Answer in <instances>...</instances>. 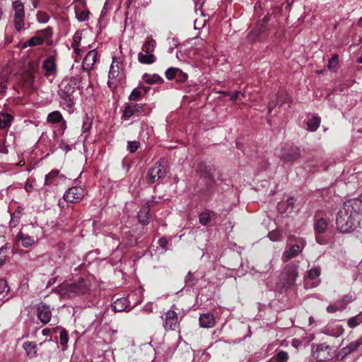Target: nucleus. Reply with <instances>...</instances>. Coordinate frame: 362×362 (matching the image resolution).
<instances>
[{
	"label": "nucleus",
	"mask_w": 362,
	"mask_h": 362,
	"mask_svg": "<svg viewBox=\"0 0 362 362\" xmlns=\"http://www.w3.org/2000/svg\"><path fill=\"white\" fill-rule=\"evenodd\" d=\"M362 216V200L352 199L345 202L336 217V226L341 233H351L359 228Z\"/></svg>",
	"instance_id": "1"
},
{
	"label": "nucleus",
	"mask_w": 362,
	"mask_h": 362,
	"mask_svg": "<svg viewBox=\"0 0 362 362\" xmlns=\"http://www.w3.org/2000/svg\"><path fill=\"white\" fill-rule=\"evenodd\" d=\"M90 284L88 279H80L74 283H64L58 286L55 292L64 299H71L85 294L90 289Z\"/></svg>",
	"instance_id": "2"
},
{
	"label": "nucleus",
	"mask_w": 362,
	"mask_h": 362,
	"mask_svg": "<svg viewBox=\"0 0 362 362\" xmlns=\"http://www.w3.org/2000/svg\"><path fill=\"white\" fill-rule=\"evenodd\" d=\"M335 354L333 349L325 344H318L313 349V357L317 361H327L334 357Z\"/></svg>",
	"instance_id": "3"
},
{
	"label": "nucleus",
	"mask_w": 362,
	"mask_h": 362,
	"mask_svg": "<svg viewBox=\"0 0 362 362\" xmlns=\"http://www.w3.org/2000/svg\"><path fill=\"white\" fill-rule=\"evenodd\" d=\"M175 310V305H173L163 317V325L165 330H175L179 327L178 315Z\"/></svg>",
	"instance_id": "4"
},
{
	"label": "nucleus",
	"mask_w": 362,
	"mask_h": 362,
	"mask_svg": "<svg viewBox=\"0 0 362 362\" xmlns=\"http://www.w3.org/2000/svg\"><path fill=\"white\" fill-rule=\"evenodd\" d=\"M73 88L71 86H64L58 91V95L61 99V104L69 111H72L74 106V101L72 98Z\"/></svg>",
	"instance_id": "5"
},
{
	"label": "nucleus",
	"mask_w": 362,
	"mask_h": 362,
	"mask_svg": "<svg viewBox=\"0 0 362 362\" xmlns=\"http://www.w3.org/2000/svg\"><path fill=\"white\" fill-rule=\"evenodd\" d=\"M167 173L166 168L161 163H156L151 168L147 173L146 179L148 182L154 183L159 179L163 177Z\"/></svg>",
	"instance_id": "6"
},
{
	"label": "nucleus",
	"mask_w": 362,
	"mask_h": 362,
	"mask_svg": "<svg viewBox=\"0 0 362 362\" xmlns=\"http://www.w3.org/2000/svg\"><path fill=\"white\" fill-rule=\"evenodd\" d=\"M298 267L296 265H287L281 274V279L284 282L285 286L292 285L298 277Z\"/></svg>",
	"instance_id": "7"
},
{
	"label": "nucleus",
	"mask_w": 362,
	"mask_h": 362,
	"mask_svg": "<svg viewBox=\"0 0 362 362\" xmlns=\"http://www.w3.org/2000/svg\"><path fill=\"white\" fill-rule=\"evenodd\" d=\"M86 194V190L81 187L69 188L64 194V199L68 202H78Z\"/></svg>",
	"instance_id": "8"
},
{
	"label": "nucleus",
	"mask_w": 362,
	"mask_h": 362,
	"mask_svg": "<svg viewBox=\"0 0 362 362\" xmlns=\"http://www.w3.org/2000/svg\"><path fill=\"white\" fill-rule=\"evenodd\" d=\"M279 156L286 162L294 161L300 156L299 149L292 146L284 147L281 151Z\"/></svg>",
	"instance_id": "9"
},
{
	"label": "nucleus",
	"mask_w": 362,
	"mask_h": 362,
	"mask_svg": "<svg viewBox=\"0 0 362 362\" xmlns=\"http://www.w3.org/2000/svg\"><path fill=\"white\" fill-rule=\"evenodd\" d=\"M119 62L116 60L115 58H113L112 64L110 67L109 74H108V86L110 88H116L117 83L115 81L119 74Z\"/></svg>",
	"instance_id": "10"
},
{
	"label": "nucleus",
	"mask_w": 362,
	"mask_h": 362,
	"mask_svg": "<svg viewBox=\"0 0 362 362\" xmlns=\"http://www.w3.org/2000/svg\"><path fill=\"white\" fill-rule=\"evenodd\" d=\"M320 275V270L319 268L315 267L308 272V277L305 279L306 286L310 288L316 287L319 285L320 281L319 276Z\"/></svg>",
	"instance_id": "11"
},
{
	"label": "nucleus",
	"mask_w": 362,
	"mask_h": 362,
	"mask_svg": "<svg viewBox=\"0 0 362 362\" xmlns=\"http://www.w3.org/2000/svg\"><path fill=\"white\" fill-rule=\"evenodd\" d=\"M37 317L43 323H48L52 318V310L49 305L41 303L37 306Z\"/></svg>",
	"instance_id": "12"
},
{
	"label": "nucleus",
	"mask_w": 362,
	"mask_h": 362,
	"mask_svg": "<svg viewBox=\"0 0 362 362\" xmlns=\"http://www.w3.org/2000/svg\"><path fill=\"white\" fill-rule=\"evenodd\" d=\"M144 111L142 104L131 103L128 105L123 111V116L127 118L139 115Z\"/></svg>",
	"instance_id": "13"
},
{
	"label": "nucleus",
	"mask_w": 362,
	"mask_h": 362,
	"mask_svg": "<svg viewBox=\"0 0 362 362\" xmlns=\"http://www.w3.org/2000/svg\"><path fill=\"white\" fill-rule=\"evenodd\" d=\"M98 53L95 49L89 51L83 59L82 66L84 69L90 71L93 69L94 64L97 61Z\"/></svg>",
	"instance_id": "14"
},
{
	"label": "nucleus",
	"mask_w": 362,
	"mask_h": 362,
	"mask_svg": "<svg viewBox=\"0 0 362 362\" xmlns=\"http://www.w3.org/2000/svg\"><path fill=\"white\" fill-rule=\"evenodd\" d=\"M323 332L327 335L337 337L342 334L344 332V328L342 325L337 323H329L324 329Z\"/></svg>",
	"instance_id": "15"
},
{
	"label": "nucleus",
	"mask_w": 362,
	"mask_h": 362,
	"mask_svg": "<svg viewBox=\"0 0 362 362\" xmlns=\"http://www.w3.org/2000/svg\"><path fill=\"white\" fill-rule=\"evenodd\" d=\"M129 301L126 298H117L112 304V308L114 312L129 310Z\"/></svg>",
	"instance_id": "16"
},
{
	"label": "nucleus",
	"mask_w": 362,
	"mask_h": 362,
	"mask_svg": "<svg viewBox=\"0 0 362 362\" xmlns=\"http://www.w3.org/2000/svg\"><path fill=\"white\" fill-rule=\"evenodd\" d=\"M42 67L46 71V76H54L57 71V65L55 59L52 57H49L43 62Z\"/></svg>",
	"instance_id": "17"
},
{
	"label": "nucleus",
	"mask_w": 362,
	"mask_h": 362,
	"mask_svg": "<svg viewBox=\"0 0 362 362\" xmlns=\"http://www.w3.org/2000/svg\"><path fill=\"white\" fill-rule=\"evenodd\" d=\"M47 121L51 124H62L63 129L66 128V121L64 119L62 113L59 111H53L50 112L47 117Z\"/></svg>",
	"instance_id": "18"
},
{
	"label": "nucleus",
	"mask_w": 362,
	"mask_h": 362,
	"mask_svg": "<svg viewBox=\"0 0 362 362\" xmlns=\"http://www.w3.org/2000/svg\"><path fill=\"white\" fill-rule=\"evenodd\" d=\"M216 324L215 317L211 313L202 314L199 317V325L204 328L213 327Z\"/></svg>",
	"instance_id": "19"
},
{
	"label": "nucleus",
	"mask_w": 362,
	"mask_h": 362,
	"mask_svg": "<svg viewBox=\"0 0 362 362\" xmlns=\"http://www.w3.org/2000/svg\"><path fill=\"white\" fill-rule=\"evenodd\" d=\"M138 61L143 64H151L156 61V57L151 52L141 51L138 54Z\"/></svg>",
	"instance_id": "20"
},
{
	"label": "nucleus",
	"mask_w": 362,
	"mask_h": 362,
	"mask_svg": "<svg viewBox=\"0 0 362 362\" xmlns=\"http://www.w3.org/2000/svg\"><path fill=\"white\" fill-rule=\"evenodd\" d=\"M295 199L289 197L286 202H282L279 205V209L282 213L290 214L294 209Z\"/></svg>",
	"instance_id": "21"
},
{
	"label": "nucleus",
	"mask_w": 362,
	"mask_h": 362,
	"mask_svg": "<svg viewBox=\"0 0 362 362\" xmlns=\"http://www.w3.org/2000/svg\"><path fill=\"white\" fill-rule=\"evenodd\" d=\"M21 86L28 90L34 89V76L30 74H26L21 78Z\"/></svg>",
	"instance_id": "22"
},
{
	"label": "nucleus",
	"mask_w": 362,
	"mask_h": 362,
	"mask_svg": "<svg viewBox=\"0 0 362 362\" xmlns=\"http://www.w3.org/2000/svg\"><path fill=\"white\" fill-rule=\"evenodd\" d=\"M302 250L303 247L299 245H293L284 252L283 256L286 259H288L297 256Z\"/></svg>",
	"instance_id": "23"
},
{
	"label": "nucleus",
	"mask_w": 362,
	"mask_h": 362,
	"mask_svg": "<svg viewBox=\"0 0 362 362\" xmlns=\"http://www.w3.org/2000/svg\"><path fill=\"white\" fill-rule=\"evenodd\" d=\"M76 17L78 21L83 22L86 21L88 17L90 12L85 7V6H82L81 7L76 6L75 8Z\"/></svg>",
	"instance_id": "24"
},
{
	"label": "nucleus",
	"mask_w": 362,
	"mask_h": 362,
	"mask_svg": "<svg viewBox=\"0 0 362 362\" xmlns=\"http://www.w3.org/2000/svg\"><path fill=\"white\" fill-rule=\"evenodd\" d=\"M18 241H21V244L25 247H28L33 245L35 240L33 237L25 235L22 231H20L18 234Z\"/></svg>",
	"instance_id": "25"
},
{
	"label": "nucleus",
	"mask_w": 362,
	"mask_h": 362,
	"mask_svg": "<svg viewBox=\"0 0 362 362\" xmlns=\"http://www.w3.org/2000/svg\"><path fill=\"white\" fill-rule=\"evenodd\" d=\"M327 221L323 218H320L315 221L314 229L316 233H323L327 230Z\"/></svg>",
	"instance_id": "26"
},
{
	"label": "nucleus",
	"mask_w": 362,
	"mask_h": 362,
	"mask_svg": "<svg viewBox=\"0 0 362 362\" xmlns=\"http://www.w3.org/2000/svg\"><path fill=\"white\" fill-rule=\"evenodd\" d=\"M156 46V42L151 37H148L142 46L141 50L144 52L153 53Z\"/></svg>",
	"instance_id": "27"
},
{
	"label": "nucleus",
	"mask_w": 362,
	"mask_h": 362,
	"mask_svg": "<svg viewBox=\"0 0 362 362\" xmlns=\"http://www.w3.org/2000/svg\"><path fill=\"white\" fill-rule=\"evenodd\" d=\"M143 79L148 84L160 83L163 82V79L158 74H144Z\"/></svg>",
	"instance_id": "28"
},
{
	"label": "nucleus",
	"mask_w": 362,
	"mask_h": 362,
	"mask_svg": "<svg viewBox=\"0 0 362 362\" xmlns=\"http://www.w3.org/2000/svg\"><path fill=\"white\" fill-rule=\"evenodd\" d=\"M149 209L148 206H144L141 209L138 213L139 221L143 225H146L149 223Z\"/></svg>",
	"instance_id": "29"
},
{
	"label": "nucleus",
	"mask_w": 362,
	"mask_h": 362,
	"mask_svg": "<svg viewBox=\"0 0 362 362\" xmlns=\"http://www.w3.org/2000/svg\"><path fill=\"white\" fill-rule=\"evenodd\" d=\"M23 348L29 357H34L37 354V346L31 341H25L23 345Z\"/></svg>",
	"instance_id": "30"
},
{
	"label": "nucleus",
	"mask_w": 362,
	"mask_h": 362,
	"mask_svg": "<svg viewBox=\"0 0 362 362\" xmlns=\"http://www.w3.org/2000/svg\"><path fill=\"white\" fill-rule=\"evenodd\" d=\"M13 9L14 17L25 16L24 6L20 0H16L13 2Z\"/></svg>",
	"instance_id": "31"
},
{
	"label": "nucleus",
	"mask_w": 362,
	"mask_h": 362,
	"mask_svg": "<svg viewBox=\"0 0 362 362\" xmlns=\"http://www.w3.org/2000/svg\"><path fill=\"white\" fill-rule=\"evenodd\" d=\"M44 42V40L38 36H34L25 41L23 44V47L26 48L28 47H34L42 45Z\"/></svg>",
	"instance_id": "32"
},
{
	"label": "nucleus",
	"mask_w": 362,
	"mask_h": 362,
	"mask_svg": "<svg viewBox=\"0 0 362 362\" xmlns=\"http://www.w3.org/2000/svg\"><path fill=\"white\" fill-rule=\"evenodd\" d=\"M320 124V118L318 117H313L307 122L308 129L310 132H315Z\"/></svg>",
	"instance_id": "33"
},
{
	"label": "nucleus",
	"mask_w": 362,
	"mask_h": 362,
	"mask_svg": "<svg viewBox=\"0 0 362 362\" xmlns=\"http://www.w3.org/2000/svg\"><path fill=\"white\" fill-rule=\"evenodd\" d=\"M13 119V116L7 113H0V128H6L7 127L11 120Z\"/></svg>",
	"instance_id": "34"
},
{
	"label": "nucleus",
	"mask_w": 362,
	"mask_h": 362,
	"mask_svg": "<svg viewBox=\"0 0 362 362\" xmlns=\"http://www.w3.org/2000/svg\"><path fill=\"white\" fill-rule=\"evenodd\" d=\"M339 66V57L337 54H334L332 57V59H329L328 65H327V68L329 70L335 72L338 69Z\"/></svg>",
	"instance_id": "35"
},
{
	"label": "nucleus",
	"mask_w": 362,
	"mask_h": 362,
	"mask_svg": "<svg viewBox=\"0 0 362 362\" xmlns=\"http://www.w3.org/2000/svg\"><path fill=\"white\" fill-rule=\"evenodd\" d=\"M8 80V77L7 74L1 73L0 74V94L5 93L7 89V82Z\"/></svg>",
	"instance_id": "36"
},
{
	"label": "nucleus",
	"mask_w": 362,
	"mask_h": 362,
	"mask_svg": "<svg viewBox=\"0 0 362 362\" xmlns=\"http://www.w3.org/2000/svg\"><path fill=\"white\" fill-rule=\"evenodd\" d=\"M59 171L57 170H52L49 174L45 176V185H50L53 183L54 180L58 177Z\"/></svg>",
	"instance_id": "37"
},
{
	"label": "nucleus",
	"mask_w": 362,
	"mask_h": 362,
	"mask_svg": "<svg viewBox=\"0 0 362 362\" xmlns=\"http://www.w3.org/2000/svg\"><path fill=\"white\" fill-rule=\"evenodd\" d=\"M178 71H179V68L170 67L165 71V76L167 79L173 80L176 78V76L177 75Z\"/></svg>",
	"instance_id": "38"
},
{
	"label": "nucleus",
	"mask_w": 362,
	"mask_h": 362,
	"mask_svg": "<svg viewBox=\"0 0 362 362\" xmlns=\"http://www.w3.org/2000/svg\"><path fill=\"white\" fill-rule=\"evenodd\" d=\"M142 88H135L132 90V93L129 96V100H138L141 98L142 95Z\"/></svg>",
	"instance_id": "39"
},
{
	"label": "nucleus",
	"mask_w": 362,
	"mask_h": 362,
	"mask_svg": "<svg viewBox=\"0 0 362 362\" xmlns=\"http://www.w3.org/2000/svg\"><path fill=\"white\" fill-rule=\"evenodd\" d=\"M8 291L9 288L6 281L5 279H0V298L2 299L4 298Z\"/></svg>",
	"instance_id": "40"
},
{
	"label": "nucleus",
	"mask_w": 362,
	"mask_h": 362,
	"mask_svg": "<svg viewBox=\"0 0 362 362\" xmlns=\"http://www.w3.org/2000/svg\"><path fill=\"white\" fill-rule=\"evenodd\" d=\"M24 18H25V16L14 17L13 23H14L15 28L18 31H21L23 29L24 25H25Z\"/></svg>",
	"instance_id": "41"
},
{
	"label": "nucleus",
	"mask_w": 362,
	"mask_h": 362,
	"mask_svg": "<svg viewBox=\"0 0 362 362\" xmlns=\"http://www.w3.org/2000/svg\"><path fill=\"white\" fill-rule=\"evenodd\" d=\"M199 220L201 224L206 226L211 221V215L209 212H203L199 214Z\"/></svg>",
	"instance_id": "42"
},
{
	"label": "nucleus",
	"mask_w": 362,
	"mask_h": 362,
	"mask_svg": "<svg viewBox=\"0 0 362 362\" xmlns=\"http://www.w3.org/2000/svg\"><path fill=\"white\" fill-rule=\"evenodd\" d=\"M92 127V120L86 116L83 119L82 131L83 132H88Z\"/></svg>",
	"instance_id": "43"
},
{
	"label": "nucleus",
	"mask_w": 362,
	"mask_h": 362,
	"mask_svg": "<svg viewBox=\"0 0 362 362\" xmlns=\"http://www.w3.org/2000/svg\"><path fill=\"white\" fill-rule=\"evenodd\" d=\"M361 323V319L359 315H356L348 320L347 324L351 328L356 327Z\"/></svg>",
	"instance_id": "44"
},
{
	"label": "nucleus",
	"mask_w": 362,
	"mask_h": 362,
	"mask_svg": "<svg viewBox=\"0 0 362 362\" xmlns=\"http://www.w3.org/2000/svg\"><path fill=\"white\" fill-rule=\"evenodd\" d=\"M267 235L272 241H279L281 239V233L278 230L269 232Z\"/></svg>",
	"instance_id": "45"
},
{
	"label": "nucleus",
	"mask_w": 362,
	"mask_h": 362,
	"mask_svg": "<svg viewBox=\"0 0 362 362\" xmlns=\"http://www.w3.org/2000/svg\"><path fill=\"white\" fill-rule=\"evenodd\" d=\"M80 82V78L75 77L71 78L65 86H71V87L73 88V91L74 92L75 89L79 87Z\"/></svg>",
	"instance_id": "46"
},
{
	"label": "nucleus",
	"mask_w": 362,
	"mask_h": 362,
	"mask_svg": "<svg viewBox=\"0 0 362 362\" xmlns=\"http://www.w3.org/2000/svg\"><path fill=\"white\" fill-rule=\"evenodd\" d=\"M37 18L39 23H46L47 22H48L49 17L46 13L39 11L37 13Z\"/></svg>",
	"instance_id": "47"
},
{
	"label": "nucleus",
	"mask_w": 362,
	"mask_h": 362,
	"mask_svg": "<svg viewBox=\"0 0 362 362\" xmlns=\"http://www.w3.org/2000/svg\"><path fill=\"white\" fill-rule=\"evenodd\" d=\"M345 308H346V305H341V304L338 303L337 305H329L327 308V310L328 313H333L337 312V310H343Z\"/></svg>",
	"instance_id": "48"
},
{
	"label": "nucleus",
	"mask_w": 362,
	"mask_h": 362,
	"mask_svg": "<svg viewBox=\"0 0 362 362\" xmlns=\"http://www.w3.org/2000/svg\"><path fill=\"white\" fill-rule=\"evenodd\" d=\"M139 147V141H129L127 145V150L130 153L135 152Z\"/></svg>",
	"instance_id": "49"
},
{
	"label": "nucleus",
	"mask_w": 362,
	"mask_h": 362,
	"mask_svg": "<svg viewBox=\"0 0 362 362\" xmlns=\"http://www.w3.org/2000/svg\"><path fill=\"white\" fill-rule=\"evenodd\" d=\"M188 78V76L186 73L183 72L180 69H179V71L177 72V75L176 76V80L178 82H185Z\"/></svg>",
	"instance_id": "50"
},
{
	"label": "nucleus",
	"mask_w": 362,
	"mask_h": 362,
	"mask_svg": "<svg viewBox=\"0 0 362 362\" xmlns=\"http://www.w3.org/2000/svg\"><path fill=\"white\" fill-rule=\"evenodd\" d=\"M276 358L279 362H286L288 358V355L285 351H280L276 355Z\"/></svg>",
	"instance_id": "51"
},
{
	"label": "nucleus",
	"mask_w": 362,
	"mask_h": 362,
	"mask_svg": "<svg viewBox=\"0 0 362 362\" xmlns=\"http://www.w3.org/2000/svg\"><path fill=\"white\" fill-rule=\"evenodd\" d=\"M80 40H81V37L78 36L77 35V33H76L74 36V42L72 43V47H74L76 52H77L78 54V46Z\"/></svg>",
	"instance_id": "52"
},
{
	"label": "nucleus",
	"mask_w": 362,
	"mask_h": 362,
	"mask_svg": "<svg viewBox=\"0 0 362 362\" xmlns=\"http://www.w3.org/2000/svg\"><path fill=\"white\" fill-rule=\"evenodd\" d=\"M354 298L352 296H346L339 302V304L346 305L348 303L352 302Z\"/></svg>",
	"instance_id": "53"
},
{
	"label": "nucleus",
	"mask_w": 362,
	"mask_h": 362,
	"mask_svg": "<svg viewBox=\"0 0 362 362\" xmlns=\"http://www.w3.org/2000/svg\"><path fill=\"white\" fill-rule=\"evenodd\" d=\"M60 340H61V344H66L68 339H67L66 334L65 332H61V334H60Z\"/></svg>",
	"instance_id": "54"
},
{
	"label": "nucleus",
	"mask_w": 362,
	"mask_h": 362,
	"mask_svg": "<svg viewBox=\"0 0 362 362\" xmlns=\"http://www.w3.org/2000/svg\"><path fill=\"white\" fill-rule=\"evenodd\" d=\"M158 243L161 247L165 248L167 245L168 241L165 238H160L158 240Z\"/></svg>",
	"instance_id": "55"
},
{
	"label": "nucleus",
	"mask_w": 362,
	"mask_h": 362,
	"mask_svg": "<svg viewBox=\"0 0 362 362\" xmlns=\"http://www.w3.org/2000/svg\"><path fill=\"white\" fill-rule=\"evenodd\" d=\"M33 185L29 181H27L25 185V189L28 192H30L33 190Z\"/></svg>",
	"instance_id": "56"
},
{
	"label": "nucleus",
	"mask_w": 362,
	"mask_h": 362,
	"mask_svg": "<svg viewBox=\"0 0 362 362\" xmlns=\"http://www.w3.org/2000/svg\"><path fill=\"white\" fill-rule=\"evenodd\" d=\"M240 92L239 91H235L232 94H230V100L235 101L239 95Z\"/></svg>",
	"instance_id": "57"
},
{
	"label": "nucleus",
	"mask_w": 362,
	"mask_h": 362,
	"mask_svg": "<svg viewBox=\"0 0 362 362\" xmlns=\"http://www.w3.org/2000/svg\"><path fill=\"white\" fill-rule=\"evenodd\" d=\"M301 342L300 341L296 339H294L292 340V345L295 347V348H298L300 345Z\"/></svg>",
	"instance_id": "58"
},
{
	"label": "nucleus",
	"mask_w": 362,
	"mask_h": 362,
	"mask_svg": "<svg viewBox=\"0 0 362 362\" xmlns=\"http://www.w3.org/2000/svg\"><path fill=\"white\" fill-rule=\"evenodd\" d=\"M14 217H15V214H13L11 215V226L12 227H15L16 226L17 221H13Z\"/></svg>",
	"instance_id": "59"
},
{
	"label": "nucleus",
	"mask_w": 362,
	"mask_h": 362,
	"mask_svg": "<svg viewBox=\"0 0 362 362\" xmlns=\"http://www.w3.org/2000/svg\"><path fill=\"white\" fill-rule=\"evenodd\" d=\"M194 40L196 41V43L197 45H200V44L203 43V40L198 37H196L195 38H194Z\"/></svg>",
	"instance_id": "60"
},
{
	"label": "nucleus",
	"mask_w": 362,
	"mask_h": 362,
	"mask_svg": "<svg viewBox=\"0 0 362 362\" xmlns=\"http://www.w3.org/2000/svg\"><path fill=\"white\" fill-rule=\"evenodd\" d=\"M249 37L251 39V40H255V37H253V33H250L249 35Z\"/></svg>",
	"instance_id": "61"
},
{
	"label": "nucleus",
	"mask_w": 362,
	"mask_h": 362,
	"mask_svg": "<svg viewBox=\"0 0 362 362\" xmlns=\"http://www.w3.org/2000/svg\"><path fill=\"white\" fill-rule=\"evenodd\" d=\"M358 62L362 64V56L358 59Z\"/></svg>",
	"instance_id": "62"
},
{
	"label": "nucleus",
	"mask_w": 362,
	"mask_h": 362,
	"mask_svg": "<svg viewBox=\"0 0 362 362\" xmlns=\"http://www.w3.org/2000/svg\"><path fill=\"white\" fill-rule=\"evenodd\" d=\"M273 106H272L271 105H269V111L271 112L272 111V109Z\"/></svg>",
	"instance_id": "63"
},
{
	"label": "nucleus",
	"mask_w": 362,
	"mask_h": 362,
	"mask_svg": "<svg viewBox=\"0 0 362 362\" xmlns=\"http://www.w3.org/2000/svg\"><path fill=\"white\" fill-rule=\"evenodd\" d=\"M316 240L319 243H321V242L320 241V239L317 236H316Z\"/></svg>",
	"instance_id": "64"
}]
</instances>
